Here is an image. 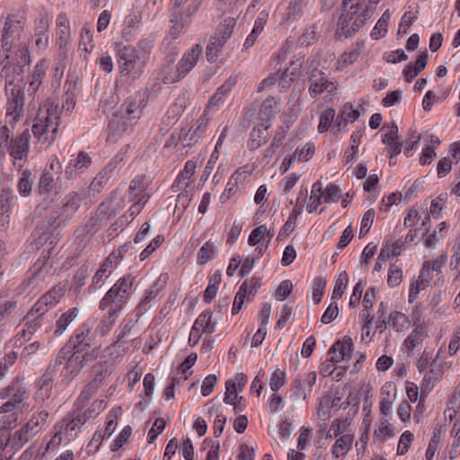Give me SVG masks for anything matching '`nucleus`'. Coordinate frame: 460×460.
Returning <instances> with one entry per match:
<instances>
[{
    "instance_id": "obj_1",
    "label": "nucleus",
    "mask_w": 460,
    "mask_h": 460,
    "mask_svg": "<svg viewBox=\"0 0 460 460\" xmlns=\"http://www.w3.org/2000/svg\"><path fill=\"white\" fill-rule=\"evenodd\" d=\"M153 40L143 39L136 46H123L118 50V64L119 73L122 76H128L136 80L143 74L144 67L146 66Z\"/></svg>"
},
{
    "instance_id": "obj_2",
    "label": "nucleus",
    "mask_w": 460,
    "mask_h": 460,
    "mask_svg": "<svg viewBox=\"0 0 460 460\" xmlns=\"http://www.w3.org/2000/svg\"><path fill=\"white\" fill-rule=\"evenodd\" d=\"M57 106L48 99L40 104L37 112L32 132L39 142L49 146L55 139L58 130Z\"/></svg>"
},
{
    "instance_id": "obj_3",
    "label": "nucleus",
    "mask_w": 460,
    "mask_h": 460,
    "mask_svg": "<svg viewBox=\"0 0 460 460\" xmlns=\"http://www.w3.org/2000/svg\"><path fill=\"white\" fill-rule=\"evenodd\" d=\"M141 115L139 104L136 102H124L113 114L109 123L108 139L116 142L122 136L132 131Z\"/></svg>"
},
{
    "instance_id": "obj_4",
    "label": "nucleus",
    "mask_w": 460,
    "mask_h": 460,
    "mask_svg": "<svg viewBox=\"0 0 460 460\" xmlns=\"http://www.w3.org/2000/svg\"><path fill=\"white\" fill-rule=\"evenodd\" d=\"M349 0L342 4V13L339 17L336 34L349 37L358 31L370 18V7L358 4H349Z\"/></svg>"
},
{
    "instance_id": "obj_5",
    "label": "nucleus",
    "mask_w": 460,
    "mask_h": 460,
    "mask_svg": "<svg viewBox=\"0 0 460 460\" xmlns=\"http://www.w3.org/2000/svg\"><path fill=\"white\" fill-rule=\"evenodd\" d=\"M82 198L77 191H70L64 196L60 206L53 211L48 218L49 227L62 228L67 226L70 220L81 207Z\"/></svg>"
},
{
    "instance_id": "obj_6",
    "label": "nucleus",
    "mask_w": 460,
    "mask_h": 460,
    "mask_svg": "<svg viewBox=\"0 0 460 460\" xmlns=\"http://www.w3.org/2000/svg\"><path fill=\"white\" fill-rule=\"evenodd\" d=\"M24 88L25 84H20L19 80H17V83L12 79L6 80L5 89L8 96L6 118L9 119L10 124L19 121L23 117L25 103Z\"/></svg>"
},
{
    "instance_id": "obj_7",
    "label": "nucleus",
    "mask_w": 460,
    "mask_h": 460,
    "mask_svg": "<svg viewBox=\"0 0 460 460\" xmlns=\"http://www.w3.org/2000/svg\"><path fill=\"white\" fill-rule=\"evenodd\" d=\"M306 74L309 82L308 92L312 97H316L324 92L332 93L337 89L335 79L319 69L318 61L315 58L309 61Z\"/></svg>"
},
{
    "instance_id": "obj_8",
    "label": "nucleus",
    "mask_w": 460,
    "mask_h": 460,
    "mask_svg": "<svg viewBox=\"0 0 460 460\" xmlns=\"http://www.w3.org/2000/svg\"><path fill=\"white\" fill-rule=\"evenodd\" d=\"M113 366L114 360L112 358L104 360V366L102 364H96L93 366V372L94 374V377L82 391L78 398V402L84 405V402L93 397L98 389L103 385L104 380L111 375V367Z\"/></svg>"
},
{
    "instance_id": "obj_9",
    "label": "nucleus",
    "mask_w": 460,
    "mask_h": 460,
    "mask_svg": "<svg viewBox=\"0 0 460 460\" xmlns=\"http://www.w3.org/2000/svg\"><path fill=\"white\" fill-rule=\"evenodd\" d=\"M25 20L22 21L16 15L7 18L1 40L4 51H9L15 45V42L20 40Z\"/></svg>"
},
{
    "instance_id": "obj_10",
    "label": "nucleus",
    "mask_w": 460,
    "mask_h": 460,
    "mask_svg": "<svg viewBox=\"0 0 460 460\" xmlns=\"http://www.w3.org/2000/svg\"><path fill=\"white\" fill-rule=\"evenodd\" d=\"M62 172V164L57 156L49 159V164L44 170L39 183L40 194L49 193L55 186V179L58 180Z\"/></svg>"
},
{
    "instance_id": "obj_11",
    "label": "nucleus",
    "mask_w": 460,
    "mask_h": 460,
    "mask_svg": "<svg viewBox=\"0 0 460 460\" xmlns=\"http://www.w3.org/2000/svg\"><path fill=\"white\" fill-rule=\"evenodd\" d=\"M202 47L196 44L190 51L186 52L177 65V74L171 83L180 81L188 75L196 66L199 57L202 54Z\"/></svg>"
},
{
    "instance_id": "obj_12",
    "label": "nucleus",
    "mask_w": 460,
    "mask_h": 460,
    "mask_svg": "<svg viewBox=\"0 0 460 460\" xmlns=\"http://www.w3.org/2000/svg\"><path fill=\"white\" fill-rule=\"evenodd\" d=\"M29 145V129L26 128L22 134L9 145L8 151L13 159V164L22 169L23 164L22 161L27 157V149Z\"/></svg>"
},
{
    "instance_id": "obj_13",
    "label": "nucleus",
    "mask_w": 460,
    "mask_h": 460,
    "mask_svg": "<svg viewBox=\"0 0 460 460\" xmlns=\"http://www.w3.org/2000/svg\"><path fill=\"white\" fill-rule=\"evenodd\" d=\"M100 347H95L90 351L82 352L75 350L66 361V368L71 372H77L84 364L92 362L99 358Z\"/></svg>"
},
{
    "instance_id": "obj_14",
    "label": "nucleus",
    "mask_w": 460,
    "mask_h": 460,
    "mask_svg": "<svg viewBox=\"0 0 460 460\" xmlns=\"http://www.w3.org/2000/svg\"><path fill=\"white\" fill-rule=\"evenodd\" d=\"M93 342L92 327L85 323L75 330V334L70 338L69 344L74 350L85 352Z\"/></svg>"
},
{
    "instance_id": "obj_15",
    "label": "nucleus",
    "mask_w": 460,
    "mask_h": 460,
    "mask_svg": "<svg viewBox=\"0 0 460 460\" xmlns=\"http://www.w3.org/2000/svg\"><path fill=\"white\" fill-rule=\"evenodd\" d=\"M128 298V296L127 295L121 293L112 286L100 301L99 308L101 310L108 308L109 310L119 313Z\"/></svg>"
},
{
    "instance_id": "obj_16",
    "label": "nucleus",
    "mask_w": 460,
    "mask_h": 460,
    "mask_svg": "<svg viewBox=\"0 0 460 460\" xmlns=\"http://www.w3.org/2000/svg\"><path fill=\"white\" fill-rule=\"evenodd\" d=\"M25 332H26V331L22 330V336L17 337L14 341V348L17 349V350H13L11 353L7 354L4 358L1 359V361H0V379H2L5 376L8 367L15 362L18 355H21V357H24V358H27V356L29 355V353L27 352L26 346L23 347V349L21 352L19 351L20 349L24 345V341H26L25 340Z\"/></svg>"
},
{
    "instance_id": "obj_17",
    "label": "nucleus",
    "mask_w": 460,
    "mask_h": 460,
    "mask_svg": "<svg viewBox=\"0 0 460 460\" xmlns=\"http://www.w3.org/2000/svg\"><path fill=\"white\" fill-rule=\"evenodd\" d=\"M123 209V199L117 191H113L110 198L103 201L98 208L99 216L102 218L116 217Z\"/></svg>"
},
{
    "instance_id": "obj_18",
    "label": "nucleus",
    "mask_w": 460,
    "mask_h": 460,
    "mask_svg": "<svg viewBox=\"0 0 460 460\" xmlns=\"http://www.w3.org/2000/svg\"><path fill=\"white\" fill-rule=\"evenodd\" d=\"M91 164L92 158L90 155L84 151H80L77 154L76 158L70 160L66 165L65 169V175L67 179L72 180L75 178L79 172L87 169Z\"/></svg>"
},
{
    "instance_id": "obj_19",
    "label": "nucleus",
    "mask_w": 460,
    "mask_h": 460,
    "mask_svg": "<svg viewBox=\"0 0 460 460\" xmlns=\"http://www.w3.org/2000/svg\"><path fill=\"white\" fill-rule=\"evenodd\" d=\"M270 127V122L267 119L266 121L261 120V123L253 128L248 140V148L250 150H256L268 141L270 137L268 129Z\"/></svg>"
},
{
    "instance_id": "obj_20",
    "label": "nucleus",
    "mask_w": 460,
    "mask_h": 460,
    "mask_svg": "<svg viewBox=\"0 0 460 460\" xmlns=\"http://www.w3.org/2000/svg\"><path fill=\"white\" fill-rule=\"evenodd\" d=\"M7 392L13 398L0 407V413L13 411L26 398V388L22 387L18 381Z\"/></svg>"
},
{
    "instance_id": "obj_21",
    "label": "nucleus",
    "mask_w": 460,
    "mask_h": 460,
    "mask_svg": "<svg viewBox=\"0 0 460 460\" xmlns=\"http://www.w3.org/2000/svg\"><path fill=\"white\" fill-rule=\"evenodd\" d=\"M353 349V341L349 337H344L342 341H336L329 349V356L332 362L339 363L350 354Z\"/></svg>"
},
{
    "instance_id": "obj_22",
    "label": "nucleus",
    "mask_w": 460,
    "mask_h": 460,
    "mask_svg": "<svg viewBox=\"0 0 460 460\" xmlns=\"http://www.w3.org/2000/svg\"><path fill=\"white\" fill-rule=\"evenodd\" d=\"M52 13L45 7L36 9L33 21L34 33H49V26L52 22Z\"/></svg>"
},
{
    "instance_id": "obj_23",
    "label": "nucleus",
    "mask_w": 460,
    "mask_h": 460,
    "mask_svg": "<svg viewBox=\"0 0 460 460\" xmlns=\"http://www.w3.org/2000/svg\"><path fill=\"white\" fill-rule=\"evenodd\" d=\"M196 167V163L192 160H189L185 163L183 170L177 176L172 186L174 191L185 190L190 185L191 177L195 172Z\"/></svg>"
},
{
    "instance_id": "obj_24",
    "label": "nucleus",
    "mask_w": 460,
    "mask_h": 460,
    "mask_svg": "<svg viewBox=\"0 0 460 460\" xmlns=\"http://www.w3.org/2000/svg\"><path fill=\"white\" fill-rule=\"evenodd\" d=\"M359 116V111L353 108L351 102H346L343 104L336 119L335 128H337V131H341L342 126L355 122Z\"/></svg>"
},
{
    "instance_id": "obj_25",
    "label": "nucleus",
    "mask_w": 460,
    "mask_h": 460,
    "mask_svg": "<svg viewBox=\"0 0 460 460\" xmlns=\"http://www.w3.org/2000/svg\"><path fill=\"white\" fill-rule=\"evenodd\" d=\"M12 196L8 188L0 190V228H6L9 224Z\"/></svg>"
},
{
    "instance_id": "obj_26",
    "label": "nucleus",
    "mask_w": 460,
    "mask_h": 460,
    "mask_svg": "<svg viewBox=\"0 0 460 460\" xmlns=\"http://www.w3.org/2000/svg\"><path fill=\"white\" fill-rule=\"evenodd\" d=\"M162 288L163 287L159 284V282L156 281L146 291L144 297L141 299L136 308V314L137 318L143 315L150 308L149 304L158 296Z\"/></svg>"
},
{
    "instance_id": "obj_27",
    "label": "nucleus",
    "mask_w": 460,
    "mask_h": 460,
    "mask_svg": "<svg viewBox=\"0 0 460 460\" xmlns=\"http://www.w3.org/2000/svg\"><path fill=\"white\" fill-rule=\"evenodd\" d=\"M57 33H58V41L60 49H65L68 43L69 36H70V26L69 21L66 15L63 13H59L57 18Z\"/></svg>"
},
{
    "instance_id": "obj_28",
    "label": "nucleus",
    "mask_w": 460,
    "mask_h": 460,
    "mask_svg": "<svg viewBox=\"0 0 460 460\" xmlns=\"http://www.w3.org/2000/svg\"><path fill=\"white\" fill-rule=\"evenodd\" d=\"M123 344L124 343L122 341L118 342V339H116V341L110 346H108L103 351L100 349V361L98 362V364H102V366H104V360L112 358L114 360L115 365L118 359L121 358L123 355L127 352L126 349H123L122 352L118 351V349H120Z\"/></svg>"
},
{
    "instance_id": "obj_29",
    "label": "nucleus",
    "mask_w": 460,
    "mask_h": 460,
    "mask_svg": "<svg viewBox=\"0 0 460 460\" xmlns=\"http://www.w3.org/2000/svg\"><path fill=\"white\" fill-rule=\"evenodd\" d=\"M430 370L423 377V384L426 388L430 389L437 380H439L444 374L442 363L438 361V357L429 364Z\"/></svg>"
},
{
    "instance_id": "obj_30",
    "label": "nucleus",
    "mask_w": 460,
    "mask_h": 460,
    "mask_svg": "<svg viewBox=\"0 0 460 460\" xmlns=\"http://www.w3.org/2000/svg\"><path fill=\"white\" fill-rule=\"evenodd\" d=\"M53 376L54 370L50 367L48 368L38 383L39 389L36 393V399H40L43 401L45 398L49 396Z\"/></svg>"
},
{
    "instance_id": "obj_31",
    "label": "nucleus",
    "mask_w": 460,
    "mask_h": 460,
    "mask_svg": "<svg viewBox=\"0 0 460 460\" xmlns=\"http://www.w3.org/2000/svg\"><path fill=\"white\" fill-rule=\"evenodd\" d=\"M323 199H324L323 185L321 181H317L312 186L311 195L306 206V210L309 213L315 211L318 206L322 203Z\"/></svg>"
},
{
    "instance_id": "obj_32",
    "label": "nucleus",
    "mask_w": 460,
    "mask_h": 460,
    "mask_svg": "<svg viewBox=\"0 0 460 460\" xmlns=\"http://www.w3.org/2000/svg\"><path fill=\"white\" fill-rule=\"evenodd\" d=\"M194 325L197 326L201 332H214L216 330L217 323L212 322V312L206 310L202 312L196 319Z\"/></svg>"
},
{
    "instance_id": "obj_33",
    "label": "nucleus",
    "mask_w": 460,
    "mask_h": 460,
    "mask_svg": "<svg viewBox=\"0 0 460 460\" xmlns=\"http://www.w3.org/2000/svg\"><path fill=\"white\" fill-rule=\"evenodd\" d=\"M217 254V250L214 243L208 241L199 250L197 254V263L204 265L208 261L213 260Z\"/></svg>"
},
{
    "instance_id": "obj_34",
    "label": "nucleus",
    "mask_w": 460,
    "mask_h": 460,
    "mask_svg": "<svg viewBox=\"0 0 460 460\" xmlns=\"http://www.w3.org/2000/svg\"><path fill=\"white\" fill-rule=\"evenodd\" d=\"M236 25V20L233 17L225 18L224 21L217 26L215 36L224 40L226 43L231 37L234 29Z\"/></svg>"
},
{
    "instance_id": "obj_35",
    "label": "nucleus",
    "mask_w": 460,
    "mask_h": 460,
    "mask_svg": "<svg viewBox=\"0 0 460 460\" xmlns=\"http://www.w3.org/2000/svg\"><path fill=\"white\" fill-rule=\"evenodd\" d=\"M118 317L119 313L109 310L108 315L104 316V318L100 322L94 333L101 337L106 335L113 328Z\"/></svg>"
},
{
    "instance_id": "obj_36",
    "label": "nucleus",
    "mask_w": 460,
    "mask_h": 460,
    "mask_svg": "<svg viewBox=\"0 0 460 460\" xmlns=\"http://www.w3.org/2000/svg\"><path fill=\"white\" fill-rule=\"evenodd\" d=\"M49 66V61L46 58H42L36 64L33 71V80L31 81V88L34 91L38 90L39 86L41 84Z\"/></svg>"
},
{
    "instance_id": "obj_37",
    "label": "nucleus",
    "mask_w": 460,
    "mask_h": 460,
    "mask_svg": "<svg viewBox=\"0 0 460 460\" xmlns=\"http://www.w3.org/2000/svg\"><path fill=\"white\" fill-rule=\"evenodd\" d=\"M353 442V436L349 434H345L340 437L333 447H332V455L338 458L341 456H344L351 447Z\"/></svg>"
},
{
    "instance_id": "obj_38",
    "label": "nucleus",
    "mask_w": 460,
    "mask_h": 460,
    "mask_svg": "<svg viewBox=\"0 0 460 460\" xmlns=\"http://www.w3.org/2000/svg\"><path fill=\"white\" fill-rule=\"evenodd\" d=\"M290 75L293 76L294 72H291ZM288 76H289L288 69L282 73L281 76H279L278 73L271 75L261 81V83L260 84V85L258 87V91L261 92V91L264 90L265 88H268V87L273 85L278 80H279V84H282L283 87H286V85L288 84V82H287V80H286V78ZM293 80H294L293 77L289 78V81H293Z\"/></svg>"
},
{
    "instance_id": "obj_39",
    "label": "nucleus",
    "mask_w": 460,
    "mask_h": 460,
    "mask_svg": "<svg viewBox=\"0 0 460 460\" xmlns=\"http://www.w3.org/2000/svg\"><path fill=\"white\" fill-rule=\"evenodd\" d=\"M112 263V255L111 254L94 274L93 278V284L89 287L90 292L96 290L102 286V284L100 283L102 281L108 269L111 267Z\"/></svg>"
},
{
    "instance_id": "obj_40",
    "label": "nucleus",
    "mask_w": 460,
    "mask_h": 460,
    "mask_svg": "<svg viewBox=\"0 0 460 460\" xmlns=\"http://www.w3.org/2000/svg\"><path fill=\"white\" fill-rule=\"evenodd\" d=\"M78 315V309L74 307L67 312L64 313L59 319L57 321V329L55 330L56 335H60L67 328V326L75 319Z\"/></svg>"
},
{
    "instance_id": "obj_41",
    "label": "nucleus",
    "mask_w": 460,
    "mask_h": 460,
    "mask_svg": "<svg viewBox=\"0 0 460 460\" xmlns=\"http://www.w3.org/2000/svg\"><path fill=\"white\" fill-rule=\"evenodd\" d=\"M224 45V40L218 39V37L214 36L209 40L206 49L207 58L209 62H215L217 60Z\"/></svg>"
},
{
    "instance_id": "obj_42",
    "label": "nucleus",
    "mask_w": 460,
    "mask_h": 460,
    "mask_svg": "<svg viewBox=\"0 0 460 460\" xmlns=\"http://www.w3.org/2000/svg\"><path fill=\"white\" fill-rule=\"evenodd\" d=\"M233 84L231 82H226L223 84L211 97L208 108H213L218 106L226 99L227 93L232 90Z\"/></svg>"
},
{
    "instance_id": "obj_43",
    "label": "nucleus",
    "mask_w": 460,
    "mask_h": 460,
    "mask_svg": "<svg viewBox=\"0 0 460 460\" xmlns=\"http://www.w3.org/2000/svg\"><path fill=\"white\" fill-rule=\"evenodd\" d=\"M360 56V50L358 48L352 49L350 50L345 51L338 60L337 69L342 70L348 66L353 64L358 60Z\"/></svg>"
},
{
    "instance_id": "obj_44",
    "label": "nucleus",
    "mask_w": 460,
    "mask_h": 460,
    "mask_svg": "<svg viewBox=\"0 0 460 460\" xmlns=\"http://www.w3.org/2000/svg\"><path fill=\"white\" fill-rule=\"evenodd\" d=\"M63 296V290L61 288H53L48 293L43 295L40 298V305H45V307H51L55 305L60 297Z\"/></svg>"
},
{
    "instance_id": "obj_45",
    "label": "nucleus",
    "mask_w": 460,
    "mask_h": 460,
    "mask_svg": "<svg viewBox=\"0 0 460 460\" xmlns=\"http://www.w3.org/2000/svg\"><path fill=\"white\" fill-rule=\"evenodd\" d=\"M276 106L277 102L274 100V98L266 99L262 102L261 108L260 110L261 120L266 121L267 119H269V122H270V119L276 114Z\"/></svg>"
},
{
    "instance_id": "obj_46",
    "label": "nucleus",
    "mask_w": 460,
    "mask_h": 460,
    "mask_svg": "<svg viewBox=\"0 0 460 460\" xmlns=\"http://www.w3.org/2000/svg\"><path fill=\"white\" fill-rule=\"evenodd\" d=\"M111 171L110 166H106L92 181L89 190L92 192L100 193L108 181V173Z\"/></svg>"
},
{
    "instance_id": "obj_47",
    "label": "nucleus",
    "mask_w": 460,
    "mask_h": 460,
    "mask_svg": "<svg viewBox=\"0 0 460 460\" xmlns=\"http://www.w3.org/2000/svg\"><path fill=\"white\" fill-rule=\"evenodd\" d=\"M79 49L85 53H90L93 49V32L87 26H84L80 34Z\"/></svg>"
},
{
    "instance_id": "obj_48",
    "label": "nucleus",
    "mask_w": 460,
    "mask_h": 460,
    "mask_svg": "<svg viewBox=\"0 0 460 460\" xmlns=\"http://www.w3.org/2000/svg\"><path fill=\"white\" fill-rule=\"evenodd\" d=\"M303 6L304 0H290L286 13L283 14L282 21L288 22L296 19Z\"/></svg>"
},
{
    "instance_id": "obj_49",
    "label": "nucleus",
    "mask_w": 460,
    "mask_h": 460,
    "mask_svg": "<svg viewBox=\"0 0 460 460\" xmlns=\"http://www.w3.org/2000/svg\"><path fill=\"white\" fill-rule=\"evenodd\" d=\"M432 278L433 271H431L429 264L424 262L417 281L416 293H419L420 289H425Z\"/></svg>"
},
{
    "instance_id": "obj_50",
    "label": "nucleus",
    "mask_w": 460,
    "mask_h": 460,
    "mask_svg": "<svg viewBox=\"0 0 460 460\" xmlns=\"http://www.w3.org/2000/svg\"><path fill=\"white\" fill-rule=\"evenodd\" d=\"M390 323L397 332H402L408 328L410 323L408 317L400 312L394 311L390 314Z\"/></svg>"
},
{
    "instance_id": "obj_51",
    "label": "nucleus",
    "mask_w": 460,
    "mask_h": 460,
    "mask_svg": "<svg viewBox=\"0 0 460 460\" xmlns=\"http://www.w3.org/2000/svg\"><path fill=\"white\" fill-rule=\"evenodd\" d=\"M326 279L321 276L315 277L313 281V300L315 304H319L324 294L326 287Z\"/></svg>"
},
{
    "instance_id": "obj_52",
    "label": "nucleus",
    "mask_w": 460,
    "mask_h": 460,
    "mask_svg": "<svg viewBox=\"0 0 460 460\" xmlns=\"http://www.w3.org/2000/svg\"><path fill=\"white\" fill-rule=\"evenodd\" d=\"M335 117V110L333 108H328L326 109L320 117V121L318 125V131L320 133L326 132Z\"/></svg>"
},
{
    "instance_id": "obj_53",
    "label": "nucleus",
    "mask_w": 460,
    "mask_h": 460,
    "mask_svg": "<svg viewBox=\"0 0 460 460\" xmlns=\"http://www.w3.org/2000/svg\"><path fill=\"white\" fill-rule=\"evenodd\" d=\"M29 440V422L21 429L17 430L13 436L12 446L16 449L21 448Z\"/></svg>"
},
{
    "instance_id": "obj_54",
    "label": "nucleus",
    "mask_w": 460,
    "mask_h": 460,
    "mask_svg": "<svg viewBox=\"0 0 460 460\" xmlns=\"http://www.w3.org/2000/svg\"><path fill=\"white\" fill-rule=\"evenodd\" d=\"M75 83H66L65 84L66 92L64 95L62 109L66 110L67 112L72 111L75 105V94L72 92L75 89Z\"/></svg>"
},
{
    "instance_id": "obj_55",
    "label": "nucleus",
    "mask_w": 460,
    "mask_h": 460,
    "mask_svg": "<svg viewBox=\"0 0 460 460\" xmlns=\"http://www.w3.org/2000/svg\"><path fill=\"white\" fill-rule=\"evenodd\" d=\"M349 277L346 271H342L339 274L335 287L332 292V299L341 298L345 288H347Z\"/></svg>"
},
{
    "instance_id": "obj_56",
    "label": "nucleus",
    "mask_w": 460,
    "mask_h": 460,
    "mask_svg": "<svg viewBox=\"0 0 460 460\" xmlns=\"http://www.w3.org/2000/svg\"><path fill=\"white\" fill-rule=\"evenodd\" d=\"M248 292V284L247 282H243L241 287L239 288L238 292L235 295L233 307H232V314H236L239 313V311L242 309V306L244 302L245 296Z\"/></svg>"
},
{
    "instance_id": "obj_57",
    "label": "nucleus",
    "mask_w": 460,
    "mask_h": 460,
    "mask_svg": "<svg viewBox=\"0 0 460 460\" xmlns=\"http://www.w3.org/2000/svg\"><path fill=\"white\" fill-rule=\"evenodd\" d=\"M286 381L287 378L285 371L278 368L271 376L270 387L273 392L277 393L286 384Z\"/></svg>"
},
{
    "instance_id": "obj_58",
    "label": "nucleus",
    "mask_w": 460,
    "mask_h": 460,
    "mask_svg": "<svg viewBox=\"0 0 460 460\" xmlns=\"http://www.w3.org/2000/svg\"><path fill=\"white\" fill-rule=\"evenodd\" d=\"M349 426V423L347 420L336 419L332 421L326 437L337 438L341 433L344 432Z\"/></svg>"
},
{
    "instance_id": "obj_59",
    "label": "nucleus",
    "mask_w": 460,
    "mask_h": 460,
    "mask_svg": "<svg viewBox=\"0 0 460 460\" xmlns=\"http://www.w3.org/2000/svg\"><path fill=\"white\" fill-rule=\"evenodd\" d=\"M413 438H414V436L411 431H409V430L404 431L401 435L400 439H399V443H398V447H397V454L400 456L405 455L408 452L410 446H411V442L413 441Z\"/></svg>"
},
{
    "instance_id": "obj_60",
    "label": "nucleus",
    "mask_w": 460,
    "mask_h": 460,
    "mask_svg": "<svg viewBox=\"0 0 460 460\" xmlns=\"http://www.w3.org/2000/svg\"><path fill=\"white\" fill-rule=\"evenodd\" d=\"M422 336V328L417 327L411 331L410 335L404 341V345L408 351H412L420 342Z\"/></svg>"
},
{
    "instance_id": "obj_61",
    "label": "nucleus",
    "mask_w": 460,
    "mask_h": 460,
    "mask_svg": "<svg viewBox=\"0 0 460 460\" xmlns=\"http://www.w3.org/2000/svg\"><path fill=\"white\" fill-rule=\"evenodd\" d=\"M135 281V278L131 275H127L125 277L120 278L113 287L119 290L121 293L129 296L133 283Z\"/></svg>"
},
{
    "instance_id": "obj_62",
    "label": "nucleus",
    "mask_w": 460,
    "mask_h": 460,
    "mask_svg": "<svg viewBox=\"0 0 460 460\" xmlns=\"http://www.w3.org/2000/svg\"><path fill=\"white\" fill-rule=\"evenodd\" d=\"M323 201L325 203L338 202L340 199L341 189L337 185L330 183L323 190Z\"/></svg>"
},
{
    "instance_id": "obj_63",
    "label": "nucleus",
    "mask_w": 460,
    "mask_h": 460,
    "mask_svg": "<svg viewBox=\"0 0 460 460\" xmlns=\"http://www.w3.org/2000/svg\"><path fill=\"white\" fill-rule=\"evenodd\" d=\"M402 279V270L395 264L392 265L388 271L387 283L390 287L398 286Z\"/></svg>"
},
{
    "instance_id": "obj_64",
    "label": "nucleus",
    "mask_w": 460,
    "mask_h": 460,
    "mask_svg": "<svg viewBox=\"0 0 460 460\" xmlns=\"http://www.w3.org/2000/svg\"><path fill=\"white\" fill-rule=\"evenodd\" d=\"M166 425L165 420L163 418H158L153 424L152 429L148 432V443L152 444L156 439L157 436L163 432Z\"/></svg>"
}]
</instances>
